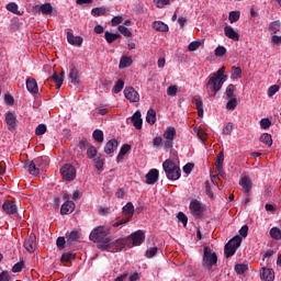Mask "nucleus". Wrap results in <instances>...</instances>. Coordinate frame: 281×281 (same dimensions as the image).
Returning a JSON list of instances; mask_svg holds the SVG:
<instances>
[{"instance_id":"nucleus-11","label":"nucleus","mask_w":281,"mask_h":281,"mask_svg":"<svg viewBox=\"0 0 281 281\" xmlns=\"http://www.w3.org/2000/svg\"><path fill=\"white\" fill-rule=\"evenodd\" d=\"M4 120L9 131H14V128H16V114L14 112L8 111L4 114Z\"/></svg>"},{"instance_id":"nucleus-59","label":"nucleus","mask_w":281,"mask_h":281,"mask_svg":"<svg viewBox=\"0 0 281 281\" xmlns=\"http://www.w3.org/2000/svg\"><path fill=\"white\" fill-rule=\"evenodd\" d=\"M199 47H201V42L194 41L189 44L188 49H189V52H196V49H199Z\"/></svg>"},{"instance_id":"nucleus-48","label":"nucleus","mask_w":281,"mask_h":281,"mask_svg":"<svg viewBox=\"0 0 281 281\" xmlns=\"http://www.w3.org/2000/svg\"><path fill=\"white\" fill-rule=\"evenodd\" d=\"M69 78L71 79L72 85H78V69L71 68L69 72Z\"/></svg>"},{"instance_id":"nucleus-12","label":"nucleus","mask_w":281,"mask_h":281,"mask_svg":"<svg viewBox=\"0 0 281 281\" xmlns=\"http://www.w3.org/2000/svg\"><path fill=\"white\" fill-rule=\"evenodd\" d=\"M145 179H146L147 186H155V183H157V181H159V170L150 169L146 173Z\"/></svg>"},{"instance_id":"nucleus-63","label":"nucleus","mask_w":281,"mask_h":281,"mask_svg":"<svg viewBox=\"0 0 281 281\" xmlns=\"http://www.w3.org/2000/svg\"><path fill=\"white\" fill-rule=\"evenodd\" d=\"M232 131H234V124L227 123L223 128V135H232Z\"/></svg>"},{"instance_id":"nucleus-62","label":"nucleus","mask_w":281,"mask_h":281,"mask_svg":"<svg viewBox=\"0 0 281 281\" xmlns=\"http://www.w3.org/2000/svg\"><path fill=\"white\" fill-rule=\"evenodd\" d=\"M124 89V80L119 79L117 82L114 86V93H120Z\"/></svg>"},{"instance_id":"nucleus-19","label":"nucleus","mask_w":281,"mask_h":281,"mask_svg":"<svg viewBox=\"0 0 281 281\" xmlns=\"http://www.w3.org/2000/svg\"><path fill=\"white\" fill-rule=\"evenodd\" d=\"M74 210H76V203L67 200L60 207V214L63 215L71 214Z\"/></svg>"},{"instance_id":"nucleus-52","label":"nucleus","mask_w":281,"mask_h":281,"mask_svg":"<svg viewBox=\"0 0 281 281\" xmlns=\"http://www.w3.org/2000/svg\"><path fill=\"white\" fill-rule=\"evenodd\" d=\"M23 267H25V262H23V261L16 262L12 267V272L13 273H21L23 271Z\"/></svg>"},{"instance_id":"nucleus-42","label":"nucleus","mask_w":281,"mask_h":281,"mask_svg":"<svg viewBox=\"0 0 281 281\" xmlns=\"http://www.w3.org/2000/svg\"><path fill=\"white\" fill-rule=\"evenodd\" d=\"M92 16H104L106 14V8L100 7L91 10Z\"/></svg>"},{"instance_id":"nucleus-23","label":"nucleus","mask_w":281,"mask_h":281,"mask_svg":"<svg viewBox=\"0 0 281 281\" xmlns=\"http://www.w3.org/2000/svg\"><path fill=\"white\" fill-rule=\"evenodd\" d=\"M33 161L35 162V166L41 170H45L48 166V161H47V157H37L35 159H33Z\"/></svg>"},{"instance_id":"nucleus-57","label":"nucleus","mask_w":281,"mask_h":281,"mask_svg":"<svg viewBox=\"0 0 281 281\" xmlns=\"http://www.w3.org/2000/svg\"><path fill=\"white\" fill-rule=\"evenodd\" d=\"M47 133V126L45 124H40L35 130V135H45Z\"/></svg>"},{"instance_id":"nucleus-9","label":"nucleus","mask_w":281,"mask_h":281,"mask_svg":"<svg viewBox=\"0 0 281 281\" xmlns=\"http://www.w3.org/2000/svg\"><path fill=\"white\" fill-rule=\"evenodd\" d=\"M127 124H133V126L137 130V131H142V124H144V121L142 120V112L136 111L132 117H128L126 120Z\"/></svg>"},{"instance_id":"nucleus-22","label":"nucleus","mask_w":281,"mask_h":281,"mask_svg":"<svg viewBox=\"0 0 281 281\" xmlns=\"http://www.w3.org/2000/svg\"><path fill=\"white\" fill-rule=\"evenodd\" d=\"M25 168L27 169L30 175H33V177H38V175H41V170L34 162V160L25 162Z\"/></svg>"},{"instance_id":"nucleus-44","label":"nucleus","mask_w":281,"mask_h":281,"mask_svg":"<svg viewBox=\"0 0 281 281\" xmlns=\"http://www.w3.org/2000/svg\"><path fill=\"white\" fill-rule=\"evenodd\" d=\"M249 266L245 263H238L235 266V271L238 273V276H243L246 271H248Z\"/></svg>"},{"instance_id":"nucleus-24","label":"nucleus","mask_w":281,"mask_h":281,"mask_svg":"<svg viewBox=\"0 0 281 281\" xmlns=\"http://www.w3.org/2000/svg\"><path fill=\"white\" fill-rule=\"evenodd\" d=\"M117 150V142L115 139H111L105 144L104 153L106 155H111V153H115Z\"/></svg>"},{"instance_id":"nucleus-55","label":"nucleus","mask_w":281,"mask_h":281,"mask_svg":"<svg viewBox=\"0 0 281 281\" xmlns=\"http://www.w3.org/2000/svg\"><path fill=\"white\" fill-rule=\"evenodd\" d=\"M74 258H76V256L71 252H65L64 255H61V262H71V260H74Z\"/></svg>"},{"instance_id":"nucleus-7","label":"nucleus","mask_w":281,"mask_h":281,"mask_svg":"<svg viewBox=\"0 0 281 281\" xmlns=\"http://www.w3.org/2000/svg\"><path fill=\"white\" fill-rule=\"evenodd\" d=\"M144 240H146V234L144 233V231L140 229L132 233L127 237L130 247H139V245L144 243Z\"/></svg>"},{"instance_id":"nucleus-45","label":"nucleus","mask_w":281,"mask_h":281,"mask_svg":"<svg viewBox=\"0 0 281 281\" xmlns=\"http://www.w3.org/2000/svg\"><path fill=\"white\" fill-rule=\"evenodd\" d=\"M240 19V11H231L228 15L229 23H236Z\"/></svg>"},{"instance_id":"nucleus-40","label":"nucleus","mask_w":281,"mask_h":281,"mask_svg":"<svg viewBox=\"0 0 281 281\" xmlns=\"http://www.w3.org/2000/svg\"><path fill=\"white\" fill-rule=\"evenodd\" d=\"M236 106H238V99L231 98L226 103L227 111H236Z\"/></svg>"},{"instance_id":"nucleus-47","label":"nucleus","mask_w":281,"mask_h":281,"mask_svg":"<svg viewBox=\"0 0 281 281\" xmlns=\"http://www.w3.org/2000/svg\"><path fill=\"white\" fill-rule=\"evenodd\" d=\"M280 27H281L280 20L273 21V22H271L270 25H269V30H270V32H272L273 34H278V31L280 30Z\"/></svg>"},{"instance_id":"nucleus-31","label":"nucleus","mask_w":281,"mask_h":281,"mask_svg":"<svg viewBox=\"0 0 281 281\" xmlns=\"http://www.w3.org/2000/svg\"><path fill=\"white\" fill-rule=\"evenodd\" d=\"M121 36L122 35H120V33H111L109 31L104 33V38L109 44L115 43V41H117V38H121Z\"/></svg>"},{"instance_id":"nucleus-15","label":"nucleus","mask_w":281,"mask_h":281,"mask_svg":"<svg viewBox=\"0 0 281 281\" xmlns=\"http://www.w3.org/2000/svg\"><path fill=\"white\" fill-rule=\"evenodd\" d=\"M66 36H67V42L69 43V45H74L75 47H81L82 46L83 40H82L81 36H76L70 31L67 32Z\"/></svg>"},{"instance_id":"nucleus-13","label":"nucleus","mask_w":281,"mask_h":281,"mask_svg":"<svg viewBox=\"0 0 281 281\" xmlns=\"http://www.w3.org/2000/svg\"><path fill=\"white\" fill-rule=\"evenodd\" d=\"M24 248L29 254H34V251H36V235H30L24 240Z\"/></svg>"},{"instance_id":"nucleus-30","label":"nucleus","mask_w":281,"mask_h":281,"mask_svg":"<svg viewBox=\"0 0 281 281\" xmlns=\"http://www.w3.org/2000/svg\"><path fill=\"white\" fill-rule=\"evenodd\" d=\"M153 29L156 31V32H168L169 27H168V24L161 22V21H155L153 23Z\"/></svg>"},{"instance_id":"nucleus-10","label":"nucleus","mask_w":281,"mask_h":281,"mask_svg":"<svg viewBox=\"0 0 281 281\" xmlns=\"http://www.w3.org/2000/svg\"><path fill=\"white\" fill-rule=\"evenodd\" d=\"M124 95L128 102H139V92L133 87L125 88Z\"/></svg>"},{"instance_id":"nucleus-35","label":"nucleus","mask_w":281,"mask_h":281,"mask_svg":"<svg viewBox=\"0 0 281 281\" xmlns=\"http://www.w3.org/2000/svg\"><path fill=\"white\" fill-rule=\"evenodd\" d=\"M238 78H243V69H240V67L233 66L232 67L231 79L232 80H238Z\"/></svg>"},{"instance_id":"nucleus-53","label":"nucleus","mask_w":281,"mask_h":281,"mask_svg":"<svg viewBox=\"0 0 281 281\" xmlns=\"http://www.w3.org/2000/svg\"><path fill=\"white\" fill-rule=\"evenodd\" d=\"M119 32L123 34V36H126L127 38H130V36H133V33L128 30V27L124 25L119 26Z\"/></svg>"},{"instance_id":"nucleus-3","label":"nucleus","mask_w":281,"mask_h":281,"mask_svg":"<svg viewBox=\"0 0 281 281\" xmlns=\"http://www.w3.org/2000/svg\"><path fill=\"white\" fill-rule=\"evenodd\" d=\"M162 168L166 172L167 179H170V181L181 179V168H179L177 164L172 162V160H166L162 164Z\"/></svg>"},{"instance_id":"nucleus-25","label":"nucleus","mask_w":281,"mask_h":281,"mask_svg":"<svg viewBox=\"0 0 281 281\" xmlns=\"http://www.w3.org/2000/svg\"><path fill=\"white\" fill-rule=\"evenodd\" d=\"M133 65V58L126 55H123L120 59L119 68L126 69V67H131Z\"/></svg>"},{"instance_id":"nucleus-56","label":"nucleus","mask_w":281,"mask_h":281,"mask_svg":"<svg viewBox=\"0 0 281 281\" xmlns=\"http://www.w3.org/2000/svg\"><path fill=\"white\" fill-rule=\"evenodd\" d=\"M179 91V88L177 86H170L167 88V95H170L171 98H175Z\"/></svg>"},{"instance_id":"nucleus-37","label":"nucleus","mask_w":281,"mask_h":281,"mask_svg":"<svg viewBox=\"0 0 281 281\" xmlns=\"http://www.w3.org/2000/svg\"><path fill=\"white\" fill-rule=\"evenodd\" d=\"M260 142L262 144H266V146H273V138L271 137V134H267V133L262 134L260 136Z\"/></svg>"},{"instance_id":"nucleus-26","label":"nucleus","mask_w":281,"mask_h":281,"mask_svg":"<svg viewBox=\"0 0 281 281\" xmlns=\"http://www.w3.org/2000/svg\"><path fill=\"white\" fill-rule=\"evenodd\" d=\"M2 210H4L7 214H16V204H14V202H4Z\"/></svg>"},{"instance_id":"nucleus-6","label":"nucleus","mask_w":281,"mask_h":281,"mask_svg":"<svg viewBox=\"0 0 281 281\" xmlns=\"http://www.w3.org/2000/svg\"><path fill=\"white\" fill-rule=\"evenodd\" d=\"M175 137H177V130L168 126L162 134L165 150H171L175 147Z\"/></svg>"},{"instance_id":"nucleus-18","label":"nucleus","mask_w":281,"mask_h":281,"mask_svg":"<svg viewBox=\"0 0 281 281\" xmlns=\"http://www.w3.org/2000/svg\"><path fill=\"white\" fill-rule=\"evenodd\" d=\"M239 186H241L244 192L248 194V192H251L252 188L251 178H249V176L241 177Z\"/></svg>"},{"instance_id":"nucleus-51","label":"nucleus","mask_w":281,"mask_h":281,"mask_svg":"<svg viewBox=\"0 0 281 281\" xmlns=\"http://www.w3.org/2000/svg\"><path fill=\"white\" fill-rule=\"evenodd\" d=\"M94 166L97 170H102L104 168V157H97L94 158Z\"/></svg>"},{"instance_id":"nucleus-34","label":"nucleus","mask_w":281,"mask_h":281,"mask_svg":"<svg viewBox=\"0 0 281 281\" xmlns=\"http://www.w3.org/2000/svg\"><path fill=\"white\" fill-rule=\"evenodd\" d=\"M65 77V71H61L60 75L58 74H54L53 75V80L57 87V89H60V87H63V82H64V78Z\"/></svg>"},{"instance_id":"nucleus-17","label":"nucleus","mask_w":281,"mask_h":281,"mask_svg":"<svg viewBox=\"0 0 281 281\" xmlns=\"http://www.w3.org/2000/svg\"><path fill=\"white\" fill-rule=\"evenodd\" d=\"M33 10L34 12H42V14H52V12H54V7H52V3H44L33 7Z\"/></svg>"},{"instance_id":"nucleus-33","label":"nucleus","mask_w":281,"mask_h":281,"mask_svg":"<svg viewBox=\"0 0 281 281\" xmlns=\"http://www.w3.org/2000/svg\"><path fill=\"white\" fill-rule=\"evenodd\" d=\"M224 161H225V155L223 154V151H220L216 156V162H215V166H216L218 172H223Z\"/></svg>"},{"instance_id":"nucleus-43","label":"nucleus","mask_w":281,"mask_h":281,"mask_svg":"<svg viewBox=\"0 0 281 281\" xmlns=\"http://www.w3.org/2000/svg\"><path fill=\"white\" fill-rule=\"evenodd\" d=\"M270 236L273 240H281V229L278 227H272L270 229Z\"/></svg>"},{"instance_id":"nucleus-32","label":"nucleus","mask_w":281,"mask_h":281,"mask_svg":"<svg viewBox=\"0 0 281 281\" xmlns=\"http://www.w3.org/2000/svg\"><path fill=\"white\" fill-rule=\"evenodd\" d=\"M7 10L9 12H12V14H16L18 16H23V12L19 11V4H16V2L8 3Z\"/></svg>"},{"instance_id":"nucleus-2","label":"nucleus","mask_w":281,"mask_h":281,"mask_svg":"<svg viewBox=\"0 0 281 281\" xmlns=\"http://www.w3.org/2000/svg\"><path fill=\"white\" fill-rule=\"evenodd\" d=\"M131 247V244H128V237L127 238H120L113 241L111 237L105 238L101 244H99V247L101 249H105V251H122L124 247Z\"/></svg>"},{"instance_id":"nucleus-27","label":"nucleus","mask_w":281,"mask_h":281,"mask_svg":"<svg viewBox=\"0 0 281 281\" xmlns=\"http://www.w3.org/2000/svg\"><path fill=\"white\" fill-rule=\"evenodd\" d=\"M146 122H147V124H150L151 126H153V124H155L157 122V112L154 109H149L147 111Z\"/></svg>"},{"instance_id":"nucleus-50","label":"nucleus","mask_w":281,"mask_h":281,"mask_svg":"<svg viewBox=\"0 0 281 281\" xmlns=\"http://www.w3.org/2000/svg\"><path fill=\"white\" fill-rule=\"evenodd\" d=\"M280 91V86L273 85L270 86L268 89V98H273L274 94H277Z\"/></svg>"},{"instance_id":"nucleus-28","label":"nucleus","mask_w":281,"mask_h":281,"mask_svg":"<svg viewBox=\"0 0 281 281\" xmlns=\"http://www.w3.org/2000/svg\"><path fill=\"white\" fill-rule=\"evenodd\" d=\"M66 238L67 243L71 245L72 243H78V240L80 239V234L78 233V231H71L70 233H67Z\"/></svg>"},{"instance_id":"nucleus-61","label":"nucleus","mask_w":281,"mask_h":281,"mask_svg":"<svg viewBox=\"0 0 281 281\" xmlns=\"http://www.w3.org/2000/svg\"><path fill=\"white\" fill-rule=\"evenodd\" d=\"M260 127L263 128V131H267V128H270L271 127V120H269V119H261Z\"/></svg>"},{"instance_id":"nucleus-54","label":"nucleus","mask_w":281,"mask_h":281,"mask_svg":"<svg viewBox=\"0 0 281 281\" xmlns=\"http://www.w3.org/2000/svg\"><path fill=\"white\" fill-rule=\"evenodd\" d=\"M235 92H236V86L228 85L227 88H226V97L232 99V98H234Z\"/></svg>"},{"instance_id":"nucleus-21","label":"nucleus","mask_w":281,"mask_h":281,"mask_svg":"<svg viewBox=\"0 0 281 281\" xmlns=\"http://www.w3.org/2000/svg\"><path fill=\"white\" fill-rule=\"evenodd\" d=\"M224 34L227 38H231V41H235V42L240 41V36L238 35V32H236L232 26H225Z\"/></svg>"},{"instance_id":"nucleus-20","label":"nucleus","mask_w":281,"mask_h":281,"mask_svg":"<svg viewBox=\"0 0 281 281\" xmlns=\"http://www.w3.org/2000/svg\"><path fill=\"white\" fill-rule=\"evenodd\" d=\"M261 280L274 281L276 280V272L273 271V269H271V268H262Z\"/></svg>"},{"instance_id":"nucleus-8","label":"nucleus","mask_w":281,"mask_h":281,"mask_svg":"<svg viewBox=\"0 0 281 281\" xmlns=\"http://www.w3.org/2000/svg\"><path fill=\"white\" fill-rule=\"evenodd\" d=\"M60 175L65 181H74L76 179V168L71 165H65L60 168Z\"/></svg>"},{"instance_id":"nucleus-4","label":"nucleus","mask_w":281,"mask_h":281,"mask_svg":"<svg viewBox=\"0 0 281 281\" xmlns=\"http://www.w3.org/2000/svg\"><path fill=\"white\" fill-rule=\"evenodd\" d=\"M109 234H111V228H109V226H98L92 229L89 237L92 243H100V245H102L104 238H106Z\"/></svg>"},{"instance_id":"nucleus-16","label":"nucleus","mask_w":281,"mask_h":281,"mask_svg":"<svg viewBox=\"0 0 281 281\" xmlns=\"http://www.w3.org/2000/svg\"><path fill=\"white\" fill-rule=\"evenodd\" d=\"M26 89L29 93H32V95H36L38 93V82H36V79L32 77L26 78Z\"/></svg>"},{"instance_id":"nucleus-58","label":"nucleus","mask_w":281,"mask_h":281,"mask_svg":"<svg viewBox=\"0 0 281 281\" xmlns=\"http://www.w3.org/2000/svg\"><path fill=\"white\" fill-rule=\"evenodd\" d=\"M178 221L186 227L188 225V216L183 212L178 213Z\"/></svg>"},{"instance_id":"nucleus-49","label":"nucleus","mask_w":281,"mask_h":281,"mask_svg":"<svg viewBox=\"0 0 281 281\" xmlns=\"http://www.w3.org/2000/svg\"><path fill=\"white\" fill-rule=\"evenodd\" d=\"M97 156H98V149L95 148V146H90L87 150L88 159H93Z\"/></svg>"},{"instance_id":"nucleus-41","label":"nucleus","mask_w":281,"mask_h":281,"mask_svg":"<svg viewBox=\"0 0 281 281\" xmlns=\"http://www.w3.org/2000/svg\"><path fill=\"white\" fill-rule=\"evenodd\" d=\"M193 132L198 135V137H199V139H201V142H206L207 134L205 133V131H203L201 127H194Z\"/></svg>"},{"instance_id":"nucleus-46","label":"nucleus","mask_w":281,"mask_h":281,"mask_svg":"<svg viewBox=\"0 0 281 281\" xmlns=\"http://www.w3.org/2000/svg\"><path fill=\"white\" fill-rule=\"evenodd\" d=\"M224 254H225L226 258H232V256H234V254H236V248L231 246L229 244H226Z\"/></svg>"},{"instance_id":"nucleus-14","label":"nucleus","mask_w":281,"mask_h":281,"mask_svg":"<svg viewBox=\"0 0 281 281\" xmlns=\"http://www.w3.org/2000/svg\"><path fill=\"white\" fill-rule=\"evenodd\" d=\"M189 210L194 216H201L203 214V204L199 200H192L189 204Z\"/></svg>"},{"instance_id":"nucleus-38","label":"nucleus","mask_w":281,"mask_h":281,"mask_svg":"<svg viewBox=\"0 0 281 281\" xmlns=\"http://www.w3.org/2000/svg\"><path fill=\"white\" fill-rule=\"evenodd\" d=\"M92 137L94 142H98L99 144H102V142H104V133L101 130H95L92 133Z\"/></svg>"},{"instance_id":"nucleus-64","label":"nucleus","mask_w":281,"mask_h":281,"mask_svg":"<svg viewBox=\"0 0 281 281\" xmlns=\"http://www.w3.org/2000/svg\"><path fill=\"white\" fill-rule=\"evenodd\" d=\"M0 281H10V272L8 271H2L0 273Z\"/></svg>"},{"instance_id":"nucleus-29","label":"nucleus","mask_w":281,"mask_h":281,"mask_svg":"<svg viewBox=\"0 0 281 281\" xmlns=\"http://www.w3.org/2000/svg\"><path fill=\"white\" fill-rule=\"evenodd\" d=\"M123 214L127 216V218H133V214H135V206L128 202L125 206H123Z\"/></svg>"},{"instance_id":"nucleus-60","label":"nucleus","mask_w":281,"mask_h":281,"mask_svg":"<svg viewBox=\"0 0 281 281\" xmlns=\"http://www.w3.org/2000/svg\"><path fill=\"white\" fill-rule=\"evenodd\" d=\"M128 150H131V145H123L119 153L117 159H122V157H124V155H126V153H128Z\"/></svg>"},{"instance_id":"nucleus-5","label":"nucleus","mask_w":281,"mask_h":281,"mask_svg":"<svg viewBox=\"0 0 281 281\" xmlns=\"http://www.w3.org/2000/svg\"><path fill=\"white\" fill-rule=\"evenodd\" d=\"M216 262H218V256H216V252L213 251L212 248L205 246L202 266L204 267V269H212V267H214Z\"/></svg>"},{"instance_id":"nucleus-36","label":"nucleus","mask_w":281,"mask_h":281,"mask_svg":"<svg viewBox=\"0 0 281 281\" xmlns=\"http://www.w3.org/2000/svg\"><path fill=\"white\" fill-rule=\"evenodd\" d=\"M277 251L276 250H272V249H269L267 250L265 254H263V262L266 261L267 265H273V260H271V256H276Z\"/></svg>"},{"instance_id":"nucleus-1","label":"nucleus","mask_w":281,"mask_h":281,"mask_svg":"<svg viewBox=\"0 0 281 281\" xmlns=\"http://www.w3.org/2000/svg\"><path fill=\"white\" fill-rule=\"evenodd\" d=\"M225 80H227V76H225V66H223L210 77L206 83L207 91H211L213 95H216V92L223 89Z\"/></svg>"},{"instance_id":"nucleus-39","label":"nucleus","mask_w":281,"mask_h":281,"mask_svg":"<svg viewBox=\"0 0 281 281\" xmlns=\"http://www.w3.org/2000/svg\"><path fill=\"white\" fill-rule=\"evenodd\" d=\"M240 243H243V237L237 235L233 237L227 244L231 245V247L238 249V247H240Z\"/></svg>"}]
</instances>
